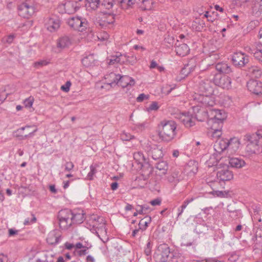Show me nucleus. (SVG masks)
<instances>
[{
  "label": "nucleus",
  "instance_id": "1",
  "mask_svg": "<svg viewBox=\"0 0 262 262\" xmlns=\"http://www.w3.org/2000/svg\"><path fill=\"white\" fill-rule=\"evenodd\" d=\"M159 136L164 142H168L173 140L176 136L177 124L172 120H164L161 122Z\"/></svg>",
  "mask_w": 262,
  "mask_h": 262
},
{
  "label": "nucleus",
  "instance_id": "2",
  "mask_svg": "<svg viewBox=\"0 0 262 262\" xmlns=\"http://www.w3.org/2000/svg\"><path fill=\"white\" fill-rule=\"evenodd\" d=\"M244 140L249 142L247 147L251 149L252 153L259 154L262 152V129L252 135L246 134Z\"/></svg>",
  "mask_w": 262,
  "mask_h": 262
},
{
  "label": "nucleus",
  "instance_id": "3",
  "mask_svg": "<svg viewBox=\"0 0 262 262\" xmlns=\"http://www.w3.org/2000/svg\"><path fill=\"white\" fill-rule=\"evenodd\" d=\"M173 254L170 252V248L166 244L159 246L157 252L154 255L157 262H170Z\"/></svg>",
  "mask_w": 262,
  "mask_h": 262
},
{
  "label": "nucleus",
  "instance_id": "4",
  "mask_svg": "<svg viewBox=\"0 0 262 262\" xmlns=\"http://www.w3.org/2000/svg\"><path fill=\"white\" fill-rule=\"evenodd\" d=\"M18 15L24 18H29L35 12L36 8L31 0H26L18 6Z\"/></svg>",
  "mask_w": 262,
  "mask_h": 262
},
{
  "label": "nucleus",
  "instance_id": "5",
  "mask_svg": "<svg viewBox=\"0 0 262 262\" xmlns=\"http://www.w3.org/2000/svg\"><path fill=\"white\" fill-rule=\"evenodd\" d=\"M70 215L71 210L69 209H62L58 212L57 219L59 227L62 230H67L72 225Z\"/></svg>",
  "mask_w": 262,
  "mask_h": 262
},
{
  "label": "nucleus",
  "instance_id": "6",
  "mask_svg": "<svg viewBox=\"0 0 262 262\" xmlns=\"http://www.w3.org/2000/svg\"><path fill=\"white\" fill-rule=\"evenodd\" d=\"M67 23L70 27L80 32L85 31L89 27L87 19L80 16L70 18Z\"/></svg>",
  "mask_w": 262,
  "mask_h": 262
},
{
  "label": "nucleus",
  "instance_id": "7",
  "mask_svg": "<svg viewBox=\"0 0 262 262\" xmlns=\"http://www.w3.org/2000/svg\"><path fill=\"white\" fill-rule=\"evenodd\" d=\"M85 3L83 0L77 1H67L59 6V9L64 10V13L73 14L78 11Z\"/></svg>",
  "mask_w": 262,
  "mask_h": 262
},
{
  "label": "nucleus",
  "instance_id": "8",
  "mask_svg": "<svg viewBox=\"0 0 262 262\" xmlns=\"http://www.w3.org/2000/svg\"><path fill=\"white\" fill-rule=\"evenodd\" d=\"M208 113L209 114V116H212L210 118L209 121H211L212 124L216 123L217 125H220L223 126V122L226 118V114L223 110L218 109L209 108Z\"/></svg>",
  "mask_w": 262,
  "mask_h": 262
},
{
  "label": "nucleus",
  "instance_id": "9",
  "mask_svg": "<svg viewBox=\"0 0 262 262\" xmlns=\"http://www.w3.org/2000/svg\"><path fill=\"white\" fill-rule=\"evenodd\" d=\"M214 84L223 89H229L231 88V79L230 77L222 75L221 74H216L213 79Z\"/></svg>",
  "mask_w": 262,
  "mask_h": 262
},
{
  "label": "nucleus",
  "instance_id": "10",
  "mask_svg": "<svg viewBox=\"0 0 262 262\" xmlns=\"http://www.w3.org/2000/svg\"><path fill=\"white\" fill-rule=\"evenodd\" d=\"M212 95L205 94H195L194 100H196L199 103H200L204 107H212L215 104L214 98Z\"/></svg>",
  "mask_w": 262,
  "mask_h": 262
},
{
  "label": "nucleus",
  "instance_id": "11",
  "mask_svg": "<svg viewBox=\"0 0 262 262\" xmlns=\"http://www.w3.org/2000/svg\"><path fill=\"white\" fill-rule=\"evenodd\" d=\"M148 156L151 157L155 160H160L163 156L162 147L156 144L147 145L145 147Z\"/></svg>",
  "mask_w": 262,
  "mask_h": 262
},
{
  "label": "nucleus",
  "instance_id": "12",
  "mask_svg": "<svg viewBox=\"0 0 262 262\" xmlns=\"http://www.w3.org/2000/svg\"><path fill=\"white\" fill-rule=\"evenodd\" d=\"M232 61L235 67L242 68L248 63L249 58L245 54L242 52H236L232 55Z\"/></svg>",
  "mask_w": 262,
  "mask_h": 262
},
{
  "label": "nucleus",
  "instance_id": "13",
  "mask_svg": "<svg viewBox=\"0 0 262 262\" xmlns=\"http://www.w3.org/2000/svg\"><path fill=\"white\" fill-rule=\"evenodd\" d=\"M213 92V89L212 86V83L210 80L206 79L200 82L198 86V93L195 94L212 95Z\"/></svg>",
  "mask_w": 262,
  "mask_h": 262
},
{
  "label": "nucleus",
  "instance_id": "14",
  "mask_svg": "<svg viewBox=\"0 0 262 262\" xmlns=\"http://www.w3.org/2000/svg\"><path fill=\"white\" fill-rule=\"evenodd\" d=\"M93 220V228H95L96 229H94L95 231L96 234L100 237L98 231H100L101 233H106V229L105 227V221L103 217L98 216H95L92 218Z\"/></svg>",
  "mask_w": 262,
  "mask_h": 262
},
{
  "label": "nucleus",
  "instance_id": "15",
  "mask_svg": "<svg viewBox=\"0 0 262 262\" xmlns=\"http://www.w3.org/2000/svg\"><path fill=\"white\" fill-rule=\"evenodd\" d=\"M247 86L249 91L254 94L260 96L262 95V82L251 79L247 82Z\"/></svg>",
  "mask_w": 262,
  "mask_h": 262
},
{
  "label": "nucleus",
  "instance_id": "16",
  "mask_svg": "<svg viewBox=\"0 0 262 262\" xmlns=\"http://www.w3.org/2000/svg\"><path fill=\"white\" fill-rule=\"evenodd\" d=\"M45 25L48 30L50 32H54L59 28L60 21L57 17L53 16L45 19Z\"/></svg>",
  "mask_w": 262,
  "mask_h": 262
},
{
  "label": "nucleus",
  "instance_id": "17",
  "mask_svg": "<svg viewBox=\"0 0 262 262\" xmlns=\"http://www.w3.org/2000/svg\"><path fill=\"white\" fill-rule=\"evenodd\" d=\"M61 235L57 230H53L49 232L47 238V242L51 245H56L61 240Z\"/></svg>",
  "mask_w": 262,
  "mask_h": 262
},
{
  "label": "nucleus",
  "instance_id": "18",
  "mask_svg": "<svg viewBox=\"0 0 262 262\" xmlns=\"http://www.w3.org/2000/svg\"><path fill=\"white\" fill-rule=\"evenodd\" d=\"M116 14L112 13L104 14L103 19L97 22L98 25L103 28L108 27L109 25H113L115 21Z\"/></svg>",
  "mask_w": 262,
  "mask_h": 262
},
{
  "label": "nucleus",
  "instance_id": "19",
  "mask_svg": "<svg viewBox=\"0 0 262 262\" xmlns=\"http://www.w3.org/2000/svg\"><path fill=\"white\" fill-rule=\"evenodd\" d=\"M216 177L219 182L225 183L226 181H229L233 178L232 172L228 169H222L217 171Z\"/></svg>",
  "mask_w": 262,
  "mask_h": 262
},
{
  "label": "nucleus",
  "instance_id": "20",
  "mask_svg": "<svg viewBox=\"0 0 262 262\" xmlns=\"http://www.w3.org/2000/svg\"><path fill=\"white\" fill-rule=\"evenodd\" d=\"M176 118L179 119L186 127H190L194 125V120L192 116L186 115L185 113H182L177 115Z\"/></svg>",
  "mask_w": 262,
  "mask_h": 262
},
{
  "label": "nucleus",
  "instance_id": "21",
  "mask_svg": "<svg viewBox=\"0 0 262 262\" xmlns=\"http://www.w3.org/2000/svg\"><path fill=\"white\" fill-rule=\"evenodd\" d=\"M189 48L187 44L182 43H180L178 40L175 44V51L177 55L180 56H185L189 52Z\"/></svg>",
  "mask_w": 262,
  "mask_h": 262
},
{
  "label": "nucleus",
  "instance_id": "22",
  "mask_svg": "<svg viewBox=\"0 0 262 262\" xmlns=\"http://www.w3.org/2000/svg\"><path fill=\"white\" fill-rule=\"evenodd\" d=\"M228 139H221L217 140L214 145V150L219 154L222 153L225 150H228Z\"/></svg>",
  "mask_w": 262,
  "mask_h": 262
},
{
  "label": "nucleus",
  "instance_id": "23",
  "mask_svg": "<svg viewBox=\"0 0 262 262\" xmlns=\"http://www.w3.org/2000/svg\"><path fill=\"white\" fill-rule=\"evenodd\" d=\"M119 83L122 88H127L128 86H133L135 84V80L127 75L121 76L118 77Z\"/></svg>",
  "mask_w": 262,
  "mask_h": 262
},
{
  "label": "nucleus",
  "instance_id": "24",
  "mask_svg": "<svg viewBox=\"0 0 262 262\" xmlns=\"http://www.w3.org/2000/svg\"><path fill=\"white\" fill-rule=\"evenodd\" d=\"M228 151L231 153L236 152L239 148L240 146V141L237 138H232L230 140L228 139Z\"/></svg>",
  "mask_w": 262,
  "mask_h": 262
},
{
  "label": "nucleus",
  "instance_id": "25",
  "mask_svg": "<svg viewBox=\"0 0 262 262\" xmlns=\"http://www.w3.org/2000/svg\"><path fill=\"white\" fill-rule=\"evenodd\" d=\"M216 70L221 73L230 74L232 72V68L231 66L225 62H219L216 64Z\"/></svg>",
  "mask_w": 262,
  "mask_h": 262
},
{
  "label": "nucleus",
  "instance_id": "26",
  "mask_svg": "<svg viewBox=\"0 0 262 262\" xmlns=\"http://www.w3.org/2000/svg\"><path fill=\"white\" fill-rule=\"evenodd\" d=\"M72 221V224H81L84 220V214L83 211L80 212H73L71 210V215H70Z\"/></svg>",
  "mask_w": 262,
  "mask_h": 262
},
{
  "label": "nucleus",
  "instance_id": "27",
  "mask_svg": "<svg viewBox=\"0 0 262 262\" xmlns=\"http://www.w3.org/2000/svg\"><path fill=\"white\" fill-rule=\"evenodd\" d=\"M139 167L142 170V176L145 178H148L152 172V167L148 161L143 163L140 165Z\"/></svg>",
  "mask_w": 262,
  "mask_h": 262
},
{
  "label": "nucleus",
  "instance_id": "28",
  "mask_svg": "<svg viewBox=\"0 0 262 262\" xmlns=\"http://www.w3.org/2000/svg\"><path fill=\"white\" fill-rule=\"evenodd\" d=\"M229 164L232 167L240 168L244 166L246 163L244 160L237 158H229Z\"/></svg>",
  "mask_w": 262,
  "mask_h": 262
},
{
  "label": "nucleus",
  "instance_id": "29",
  "mask_svg": "<svg viewBox=\"0 0 262 262\" xmlns=\"http://www.w3.org/2000/svg\"><path fill=\"white\" fill-rule=\"evenodd\" d=\"M191 27L192 29L195 31H202L205 27V21L200 18H196L195 20L192 21Z\"/></svg>",
  "mask_w": 262,
  "mask_h": 262
},
{
  "label": "nucleus",
  "instance_id": "30",
  "mask_svg": "<svg viewBox=\"0 0 262 262\" xmlns=\"http://www.w3.org/2000/svg\"><path fill=\"white\" fill-rule=\"evenodd\" d=\"M248 74L252 77L259 78L261 76V70L256 66H251L247 68Z\"/></svg>",
  "mask_w": 262,
  "mask_h": 262
},
{
  "label": "nucleus",
  "instance_id": "31",
  "mask_svg": "<svg viewBox=\"0 0 262 262\" xmlns=\"http://www.w3.org/2000/svg\"><path fill=\"white\" fill-rule=\"evenodd\" d=\"M120 74H116L115 73L111 72L105 76V79L107 80L110 85L113 86V85L118 84V77H120Z\"/></svg>",
  "mask_w": 262,
  "mask_h": 262
},
{
  "label": "nucleus",
  "instance_id": "32",
  "mask_svg": "<svg viewBox=\"0 0 262 262\" xmlns=\"http://www.w3.org/2000/svg\"><path fill=\"white\" fill-rule=\"evenodd\" d=\"M252 13L256 17H259L262 14V2L256 1L252 7Z\"/></svg>",
  "mask_w": 262,
  "mask_h": 262
},
{
  "label": "nucleus",
  "instance_id": "33",
  "mask_svg": "<svg viewBox=\"0 0 262 262\" xmlns=\"http://www.w3.org/2000/svg\"><path fill=\"white\" fill-rule=\"evenodd\" d=\"M71 41L68 36H63L59 39L57 42V47L61 49L68 48L71 45Z\"/></svg>",
  "mask_w": 262,
  "mask_h": 262
},
{
  "label": "nucleus",
  "instance_id": "34",
  "mask_svg": "<svg viewBox=\"0 0 262 262\" xmlns=\"http://www.w3.org/2000/svg\"><path fill=\"white\" fill-rule=\"evenodd\" d=\"M254 57L262 63V45H258L255 49L252 50Z\"/></svg>",
  "mask_w": 262,
  "mask_h": 262
},
{
  "label": "nucleus",
  "instance_id": "35",
  "mask_svg": "<svg viewBox=\"0 0 262 262\" xmlns=\"http://www.w3.org/2000/svg\"><path fill=\"white\" fill-rule=\"evenodd\" d=\"M82 63L86 67H89L93 66L95 63V59L93 54L89 55L88 56L84 57L82 59Z\"/></svg>",
  "mask_w": 262,
  "mask_h": 262
},
{
  "label": "nucleus",
  "instance_id": "36",
  "mask_svg": "<svg viewBox=\"0 0 262 262\" xmlns=\"http://www.w3.org/2000/svg\"><path fill=\"white\" fill-rule=\"evenodd\" d=\"M156 167L161 172V174H165L168 169V164L166 161H162L156 164Z\"/></svg>",
  "mask_w": 262,
  "mask_h": 262
},
{
  "label": "nucleus",
  "instance_id": "37",
  "mask_svg": "<svg viewBox=\"0 0 262 262\" xmlns=\"http://www.w3.org/2000/svg\"><path fill=\"white\" fill-rule=\"evenodd\" d=\"M134 158L137 163L140 165L143 163L148 161L147 160L145 159L143 154L141 151L135 153L134 155Z\"/></svg>",
  "mask_w": 262,
  "mask_h": 262
},
{
  "label": "nucleus",
  "instance_id": "38",
  "mask_svg": "<svg viewBox=\"0 0 262 262\" xmlns=\"http://www.w3.org/2000/svg\"><path fill=\"white\" fill-rule=\"evenodd\" d=\"M151 217L149 216H146L144 219L141 220L139 223V227L141 228L142 232L146 230L148 224L151 222Z\"/></svg>",
  "mask_w": 262,
  "mask_h": 262
},
{
  "label": "nucleus",
  "instance_id": "39",
  "mask_svg": "<svg viewBox=\"0 0 262 262\" xmlns=\"http://www.w3.org/2000/svg\"><path fill=\"white\" fill-rule=\"evenodd\" d=\"M223 126L220 125H217L216 123H214L211 126V129L213 130L212 137L213 138L220 137L222 135L221 129Z\"/></svg>",
  "mask_w": 262,
  "mask_h": 262
},
{
  "label": "nucleus",
  "instance_id": "40",
  "mask_svg": "<svg viewBox=\"0 0 262 262\" xmlns=\"http://www.w3.org/2000/svg\"><path fill=\"white\" fill-rule=\"evenodd\" d=\"M86 3L84 4L87 8L92 10H96L100 5V0H86Z\"/></svg>",
  "mask_w": 262,
  "mask_h": 262
},
{
  "label": "nucleus",
  "instance_id": "41",
  "mask_svg": "<svg viewBox=\"0 0 262 262\" xmlns=\"http://www.w3.org/2000/svg\"><path fill=\"white\" fill-rule=\"evenodd\" d=\"M117 3L116 0H102L101 5L104 8L110 10Z\"/></svg>",
  "mask_w": 262,
  "mask_h": 262
},
{
  "label": "nucleus",
  "instance_id": "42",
  "mask_svg": "<svg viewBox=\"0 0 262 262\" xmlns=\"http://www.w3.org/2000/svg\"><path fill=\"white\" fill-rule=\"evenodd\" d=\"M118 54L119 58H120V60L123 61V62L122 64L125 63L126 62L128 61L133 64L134 63L136 62V59L133 56H132L130 58L132 60H130L129 59V58H130V57L127 56L126 54H122L120 53H118Z\"/></svg>",
  "mask_w": 262,
  "mask_h": 262
},
{
  "label": "nucleus",
  "instance_id": "43",
  "mask_svg": "<svg viewBox=\"0 0 262 262\" xmlns=\"http://www.w3.org/2000/svg\"><path fill=\"white\" fill-rule=\"evenodd\" d=\"M136 210L138 212L139 214H146L150 210V207L146 205H138Z\"/></svg>",
  "mask_w": 262,
  "mask_h": 262
},
{
  "label": "nucleus",
  "instance_id": "44",
  "mask_svg": "<svg viewBox=\"0 0 262 262\" xmlns=\"http://www.w3.org/2000/svg\"><path fill=\"white\" fill-rule=\"evenodd\" d=\"M179 171H174L171 173L170 176L168 177V180L170 183H177L178 182L179 180L178 178V175H179Z\"/></svg>",
  "mask_w": 262,
  "mask_h": 262
},
{
  "label": "nucleus",
  "instance_id": "45",
  "mask_svg": "<svg viewBox=\"0 0 262 262\" xmlns=\"http://www.w3.org/2000/svg\"><path fill=\"white\" fill-rule=\"evenodd\" d=\"M97 170L96 166L92 165L90 166V171L88 173L86 179L89 180H93V177L95 174L96 173Z\"/></svg>",
  "mask_w": 262,
  "mask_h": 262
},
{
  "label": "nucleus",
  "instance_id": "46",
  "mask_svg": "<svg viewBox=\"0 0 262 262\" xmlns=\"http://www.w3.org/2000/svg\"><path fill=\"white\" fill-rule=\"evenodd\" d=\"M142 8L144 10L150 9L152 4V0H142Z\"/></svg>",
  "mask_w": 262,
  "mask_h": 262
},
{
  "label": "nucleus",
  "instance_id": "47",
  "mask_svg": "<svg viewBox=\"0 0 262 262\" xmlns=\"http://www.w3.org/2000/svg\"><path fill=\"white\" fill-rule=\"evenodd\" d=\"M123 62V61L120 60V58H119L118 56V53H117L115 55L112 56L108 63L109 64H114L115 63H119L122 64Z\"/></svg>",
  "mask_w": 262,
  "mask_h": 262
},
{
  "label": "nucleus",
  "instance_id": "48",
  "mask_svg": "<svg viewBox=\"0 0 262 262\" xmlns=\"http://www.w3.org/2000/svg\"><path fill=\"white\" fill-rule=\"evenodd\" d=\"M36 221V218L35 216V215L33 214H31V217H27L25 220L24 224L25 225H31L34 223H35Z\"/></svg>",
  "mask_w": 262,
  "mask_h": 262
},
{
  "label": "nucleus",
  "instance_id": "49",
  "mask_svg": "<svg viewBox=\"0 0 262 262\" xmlns=\"http://www.w3.org/2000/svg\"><path fill=\"white\" fill-rule=\"evenodd\" d=\"M241 216V212L240 210H235L233 212L230 213L229 216L233 220H236L239 218Z\"/></svg>",
  "mask_w": 262,
  "mask_h": 262
},
{
  "label": "nucleus",
  "instance_id": "50",
  "mask_svg": "<svg viewBox=\"0 0 262 262\" xmlns=\"http://www.w3.org/2000/svg\"><path fill=\"white\" fill-rule=\"evenodd\" d=\"M117 3L123 9H127L128 8V2L129 0H116Z\"/></svg>",
  "mask_w": 262,
  "mask_h": 262
},
{
  "label": "nucleus",
  "instance_id": "51",
  "mask_svg": "<svg viewBox=\"0 0 262 262\" xmlns=\"http://www.w3.org/2000/svg\"><path fill=\"white\" fill-rule=\"evenodd\" d=\"M188 64L184 66V68L181 70V74L183 76V77L187 76L189 73H191V70H188Z\"/></svg>",
  "mask_w": 262,
  "mask_h": 262
},
{
  "label": "nucleus",
  "instance_id": "52",
  "mask_svg": "<svg viewBox=\"0 0 262 262\" xmlns=\"http://www.w3.org/2000/svg\"><path fill=\"white\" fill-rule=\"evenodd\" d=\"M159 107L158 102L154 101L149 105L147 110L148 111H157L158 110Z\"/></svg>",
  "mask_w": 262,
  "mask_h": 262
},
{
  "label": "nucleus",
  "instance_id": "53",
  "mask_svg": "<svg viewBox=\"0 0 262 262\" xmlns=\"http://www.w3.org/2000/svg\"><path fill=\"white\" fill-rule=\"evenodd\" d=\"M33 101L34 98L32 97H30L25 99L24 103L26 107H31L33 104Z\"/></svg>",
  "mask_w": 262,
  "mask_h": 262
},
{
  "label": "nucleus",
  "instance_id": "54",
  "mask_svg": "<svg viewBox=\"0 0 262 262\" xmlns=\"http://www.w3.org/2000/svg\"><path fill=\"white\" fill-rule=\"evenodd\" d=\"M98 38L101 41H105L108 39L109 35L107 33L104 32L103 33H100L98 36Z\"/></svg>",
  "mask_w": 262,
  "mask_h": 262
},
{
  "label": "nucleus",
  "instance_id": "55",
  "mask_svg": "<svg viewBox=\"0 0 262 262\" xmlns=\"http://www.w3.org/2000/svg\"><path fill=\"white\" fill-rule=\"evenodd\" d=\"M133 137V136L130 134L124 132L121 135V138L123 141H129L132 139Z\"/></svg>",
  "mask_w": 262,
  "mask_h": 262
},
{
  "label": "nucleus",
  "instance_id": "56",
  "mask_svg": "<svg viewBox=\"0 0 262 262\" xmlns=\"http://www.w3.org/2000/svg\"><path fill=\"white\" fill-rule=\"evenodd\" d=\"M151 243L150 241H149L147 243L146 247L144 250L145 254L146 255L148 256L150 254L151 251Z\"/></svg>",
  "mask_w": 262,
  "mask_h": 262
},
{
  "label": "nucleus",
  "instance_id": "57",
  "mask_svg": "<svg viewBox=\"0 0 262 262\" xmlns=\"http://www.w3.org/2000/svg\"><path fill=\"white\" fill-rule=\"evenodd\" d=\"M74 167V165L72 162H67L65 164L64 170L66 171H70L73 169Z\"/></svg>",
  "mask_w": 262,
  "mask_h": 262
},
{
  "label": "nucleus",
  "instance_id": "58",
  "mask_svg": "<svg viewBox=\"0 0 262 262\" xmlns=\"http://www.w3.org/2000/svg\"><path fill=\"white\" fill-rule=\"evenodd\" d=\"M149 98V96L148 95H145L143 93L139 95V96L137 98V101L138 102H142L144 100H147Z\"/></svg>",
  "mask_w": 262,
  "mask_h": 262
},
{
  "label": "nucleus",
  "instance_id": "59",
  "mask_svg": "<svg viewBox=\"0 0 262 262\" xmlns=\"http://www.w3.org/2000/svg\"><path fill=\"white\" fill-rule=\"evenodd\" d=\"M193 200H194V198H188L184 201L182 205L180 207H181L184 210L186 208L187 205L189 203L192 202Z\"/></svg>",
  "mask_w": 262,
  "mask_h": 262
},
{
  "label": "nucleus",
  "instance_id": "60",
  "mask_svg": "<svg viewBox=\"0 0 262 262\" xmlns=\"http://www.w3.org/2000/svg\"><path fill=\"white\" fill-rule=\"evenodd\" d=\"M206 262H225L220 258L216 257H210L206 258Z\"/></svg>",
  "mask_w": 262,
  "mask_h": 262
},
{
  "label": "nucleus",
  "instance_id": "61",
  "mask_svg": "<svg viewBox=\"0 0 262 262\" xmlns=\"http://www.w3.org/2000/svg\"><path fill=\"white\" fill-rule=\"evenodd\" d=\"M48 62L46 60H41L34 63V66L35 67H41L48 64Z\"/></svg>",
  "mask_w": 262,
  "mask_h": 262
},
{
  "label": "nucleus",
  "instance_id": "62",
  "mask_svg": "<svg viewBox=\"0 0 262 262\" xmlns=\"http://www.w3.org/2000/svg\"><path fill=\"white\" fill-rule=\"evenodd\" d=\"M71 82L68 81L66 82L65 85H62L61 87L62 90L65 92H68L70 90V86H71Z\"/></svg>",
  "mask_w": 262,
  "mask_h": 262
},
{
  "label": "nucleus",
  "instance_id": "63",
  "mask_svg": "<svg viewBox=\"0 0 262 262\" xmlns=\"http://www.w3.org/2000/svg\"><path fill=\"white\" fill-rule=\"evenodd\" d=\"M150 203L152 206L160 205L161 203V200L159 198H157L151 201Z\"/></svg>",
  "mask_w": 262,
  "mask_h": 262
},
{
  "label": "nucleus",
  "instance_id": "64",
  "mask_svg": "<svg viewBox=\"0 0 262 262\" xmlns=\"http://www.w3.org/2000/svg\"><path fill=\"white\" fill-rule=\"evenodd\" d=\"M227 211L230 213H232L233 212V211H234L235 210H237L236 209H235L233 205H231V204H229L227 206Z\"/></svg>",
  "mask_w": 262,
  "mask_h": 262
}]
</instances>
